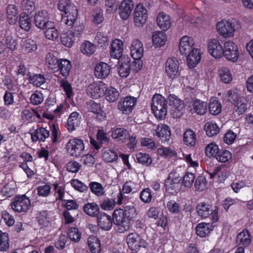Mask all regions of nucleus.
Masks as SVG:
<instances>
[{
	"instance_id": "26",
	"label": "nucleus",
	"mask_w": 253,
	"mask_h": 253,
	"mask_svg": "<svg viewBox=\"0 0 253 253\" xmlns=\"http://www.w3.org/2000/svg\"><path fill=\"white\" fill-rule=\"evenodd\" d=\"M7 17L9 24H14L18 19V8L13 4H9L6 8Z\"/></svg>"
},
{
	"instance_id": "37",
	"label": "nucleus",
	"mask_w": 253,
	"mask_h": 253,
	"mask_svg": "<svg viewBox=\"0 0 253 253\" xmlns=\"http://www.w3.org/2000/svg\"><path fill=\"white\" fill-rule=\"evenodd\" d=\"M105 97L109 102H114L118 99L119 97V91L113 87H109L105 90Z\"/></svg>"
},
{
	"instance_id": "36",
	"label": "nucleus",
	"mask_w": 253,
	"mask_h": 253,
	"mask_svg": "<svg viewBox=\"0 0 253 253\" xmlns=\"http://www.w3.org/2000/svg\"><path fill=\"white\" fill-rule=\"evenodd\" d=\"M88 187H89L91 192L98 197L102 196L105 194L104 188L99 182H91Z\"/></svg>"
},
{
	"instance_id": "20",
	"label": "nucleus",
	"mask_w": 253,
	"mask_h": 253,
	"mask_svg": "<svg viewBox=\"0 0 253 253\" xmlns=\"http://www.w3.org/2000/svg\"><path fill=\"white\" fill-rule=\"evenodd\" d=\"M110 71V66L107 63L100 62L95 68L94 75L98 78L104 79L109 75Z\"/></svg>"
},
{
	"instance_id": "51",
	"label": "nucleus",
	"mask_w": 253,
	"mask_h": 253,
	"mask_svg": "<svg viewBox=\"0 0 253 253\" xmlns=\"http://www.w3.org/2000/svg\"><path fill=\"white\" fill-rule=\"evenodd\" d=\"M195 188L196 191H202L206 187L207 180L203 176H199L195 182Z\"/></svg>"
},
{
	"instance_id": "18",
	"label": "nucleus",
	"mask_w": 253,
	"mask_h": 253,
	"mask_svg": "<svg viewBox=\"0 0 253 253\" xmlns=\"http://www.w3.org/2000/svg\"><path fill=\"white\" fill-rule=\"evenodd\" d=\"M98 225L105 230H110L112 226L113 219L110 215L100 212L97 216Z\"/></svg>"
},
{
	"instance_id": "3",
	"label": "nucleus",
	"mask_w": 253,
	"mask_h": 253,
	"mask_svg": "<svg viewBox=\"0 0 253 253\" xmlns=\"http://www.w3.org/2000/svg\"><path fill=\"white\" fill-rule=\"evenodd\" d=\"M212 205L205 202L199 203L196 207L197 214L202 218H206L210 216L211 223H215L219 219V208L214 206L212 209Z\"/></svg>"
},
{
	"instance_id": "1",
	"label": "nucleus",
	"mask_w": 253,
	"mask_h": 253,
	"mask_svg": "<svg viewBox=\"0 0 253 253\" xmlns=\"http://www.w3.org/2000/svg\"><path fill=\"white\" fill-rule=\"evenodd\" d=\"M58 9L64 12L62 16V22L69 26L75 23L78 15L76 6L69 0H60L58 4Z\"/></svg>"
},
{
	"instance_id": "61",
	"label": "nucleus",
	"mask_w": 253,
	"mask_h": 253,
	"mask_svg": "<svg viewBox=\"0 0 253 253\" xmlns=\"http://www.w3.org/2000/svg\"><path fill=\"white\" fill-rule=\"evenodd\" d=\"M209 52L215 58H220L224 56L225 48H208Z\"/></svg>"
},
{
	"instance_id": "30",
	"label": "nucleus",
	"mask_w": 253,
	"mask_h": 253,
	"mask_svg": "<svg viewBox=\"0 0 253 253\" xmlns=\"http://www.w3.org/2000/svg\"><path fill=\"white\" fill-rule=\"evenodd\" d=\"M133 21L135 26L141 27L142 26V3H138L134 11Z\"/></svg>"
},
{
	"instance_id": "2",
	"label": "nucleus",
	"mask_w": 253,
	"mask_h": 253,
	"mask_svg": "<svg viewBox=\"0 0 253 253\" xmlns=\"http://www.w3.org/2000/svg\"><path fill=\"white\" fill-rule=\"evenodd\" d=\"M151 110L155 117L160 120L166 118L167 114V101L160 94H155L151 102Z\"/></svg>"
},
{
	"instance_id": "34",
	"label": "nucleus",
	"mask_w": 253,
	"mask_h": 253,
	"mask_svg": "<svg viewBox=\"0 0 253 253\" xmlns=\"http://www.w3.org/2000/svg\"><path fill=\"white\" fill-rule=\"evenodd\" d=\"M193 106L195 112L198 115H204L207 111L208 105L207 102L199 99L194 100Z\"/></svg>"
},
{
	"instance_id": "6",
	"label": "nucleus",
	"mask_w": 253,
	"mask_h": 253,
	"mask_svg": "<svg viewBox=\"0 0 253 253\" xmlns=\"http://www.w3.org/2000/svg\"><path fill=\"white\" fill-rule=\"evenodd\" d=\"M179 67L177 58L172 57L167 59L165 63V72L169 78L174 79L178 77L180 75Z\"/></svg>"
},
{
	"instance_id": "5",
	"label": "nucleus",
	"mask_w": 253,
	"mask_h": 253,
	"mask_svg": "<svg viewBox=\"0 0 253 253\" xmlns=\"http://www.w3.org/2000/svg\"><path fill=\"white\" fill-rule=\"evenodd\" d=\"M66 148L70 156L77 157L83 153L84 146L83 140L74 138L69 140L66 144Z\"/></svg>"
},
{
	"instance_id": "54",
	"label": "nucleus",
	"mask_w": 253,
	"mask_h": 253,
	"mask_svg": "<svg viewBox=\"0 0 253 253\" xmlns=\"http://www.w3.org/2000/svg\"><path fill=\"white\" fill-rule=\"evenodd\" d=\"M228 100L234 104L242 97H240L237 89L229 90L227 91Z\"/></svg>"
},
{
	"instance_id": "53",
	"label": "nucleus",
	"mask_w": 253,
	"mask_h": 253,
	"mask_svg": "<svg viewBox=\"0 0 253 253\" xmlns=\"http://www.w3.org/2000/svg\"><path fill=\"white\" fill-rule=\"evenodd\" d=\"M68 235L69 238L73 241L78 242L81 239V234L78 228L70 227L68 231Z\"/></svg>"
},
{
	"instance_id": "50",
	"label": "nucleus",
	"mask_w": 253,
	"mask_h": 253,
	"mask_svg": "<svg viewBox=\"0 0 253 253\" xmlns=\"http://www.w3.org/2000/svg\"><path fill=\"white\" fill-rule=\"evenodd\" d=\"M46 61L48 64V67L54 70L57 69V65L59 63L55 55L52 53H48L46 56Z\"/></svg>"
},
{
	"instance_id": "60",
	"label": "nucleus",
	"mask_w": 253,
	"mask_h": 253,
	"mask_svg": "<svg viewBox=\"0 0 253 253\" xmlns=\"http://www.w3.org/2000/svg\"><path fill=\"white\" fill-rule=\"evenodd\" d=\"M51 188V186L47 184L38 186L37 188L38 194L39 196L46 197L50 193Z\"/></svg>"
},
{
	"instance_id": "24",
	"label": "nucleus",
	"mask_w": 253,
	"mask_h": 253,
	"mask_svg": "<svg viewBox=\"0 0 253 253\" xmlns=\"http://www.w3.org/2000/svg\"><path fill=\"white\" fill-rule=\"evenodd\" d=\"M48 20V14L45 10H42L36 13L34 16L36 26L40 29L44 28V23Z\"/></svg>"
},
{
	"instance_id": "42",
	"label": "nucleus",
	"mask_w": 253,
	"mask_h": 253,
	"mask_svg": "<svg viewBox=\"0 0 253 253\" xmlns=\"http://www.w3.org/2000/svg\"><path fill=\"white\" fill-rule=\"evenodd\" d=\"M247 100L242 97L238 102L234 103V109L236 112L238 113L239 115H241L244 113L247 109Z\"/></svg>"
},
{
	"instance_id": "32",
	"label": "nucleus",
	"mask_w": 253,
	"mask_h": 253,
	"mask_svg": "<svg viewBox=\"0 0 253 253\" xmlns=\"http://www.w3.org/2000/svg\"><path fill=\"white\" fill-rule=\"evenodd\" d=\"M137 235L135 233L129 234L126 238V242L128 247L132 251L140 250L141 245L137 240Z\"/></svg>"
},
{
	"instance_id": "15",
	"label": "nucleus",
	"mask_w": 253,
	"mask_h": 253,
	"mask_svg": "<svg viewBox=\"0 0 253 253\" xmlns=\"http://www.w3.org/2000/svg\"><path fill=\"white\" fill-rule=\"evenodd\" d=\"M118 73L122 78H126L130 72V59L128 56L124 57L119 61Z\"/></svg>"
},
{
	"instance_id": "23",
	"label": "nucleus",
	"mask_w": 253,
	"mask_h": 253,
	"mask_svg": "<svg viewBox=\"0 0 253 253\" xmlns=\"http://www.w3.org/2000/svg\"><path fill=\"white\" fill-rule=\"evenodd\" d=\"M31 137L33 142L38 140L44 141L49 137V131L45 128L41 127L37 128L34 133H31Z\"/></svg>"
},
{
	"instance_id": "41",
	"label": "nucleus",
	"mask_w": 253,
	"mask_h": 253,
	"mask_svg": "<svg viewBox=\"0 0 253 253\" xmlns=\"http://www.w3.org/2000/svg\"><path fill=\"white\" fill-rule=\"evenodd\" d=\"M238 48H225L224 50V56L228 60L236 62L238 58Z\"/></svg>"
},
{
	"instance_id": "56",
	"label": "nucleus",
	"mask_w": 253,
	"mask_h": 253,
	"mask_svg": "<svg viewBox=\"0 0 253 253\" xmlns=\"http://www.w3.org/2000/svg\"><path fill=\"white\" fill-rule=\"evenodd\" d=\"M71 183L72 186L80 192L87 191L88 188V186L78 179H73Z\"/></svg>"
},
{
	"instance_id": "31",
	"label": "nucleus",
	"mask_w": 253,
	"mask_h": 253,
	"mask_svg": "<svg viewBox=\"0 0 253 253\" xmlns=\"http://www.w3.org/2000/svg\"><path fill=\"white\" fill-rule=\"evenodd\" d=\"M166 40V35L163 32H155L152 36L153 43L156 47L164 45Z\"/></svg>"
},
{
	"instance_id": "10",
	"label": "nucleus",
	"mask_w": 253,
	"mask_h": 253,
	"mask_svg": "<svg viewBox=\"0 0 253 253\" xmlns=\"http://www.w3.org/2000/svg\"><path fill=\"white\" fill-rule=\"evenodd\" d=\"M106 84L103 82L92 83L86 88V93L91 97L98 98L104 94Z\"/></svg>"
},
{
	"instance_id": "4",
	"label": "nucleus",
	"mask_w": 253,
	"mask_h": 253,
	"mask_svg": "<svg viewBox=\"0 0 253 253\" xmlns=\"http://www.w3.org/2000/svg\"><path fill=\"white\" fill-rule=\"evenodd\" d=\"M113 222L118 226V231L124 233L129 229V219L126 216L124 210L121 209H116L113 214Z\"/></svg>"
},
{
	"instance_id": "49",
	"label": "nucleus",
	"mask_w": 253,
	"mask_h": 253,
	"mask_svg": "<svg viewBox=\"0 0 253 253\" xmlns=\"http://www.w3.org/2000/svg\"><path fill=\"white\" fill-rule=\"evenodd\" d=\"M195 174L192 172H186L182 179V184L186 187H190L193 183Z\"/></svg>"
},
{
	"instance_id": "44",
	"label": "nucleus",
	"mask_w": 253,
	"mask_h": 253,
	"mask_svg": "<svg viewBox=\"0 0 253 253\" xmlns=\"http://www.w3.org/2000/svg\"><path fill=\"white\" fill-rule=\"evenodd\" d=\"M158 154L161 156L166 158H172L176 156L177 153L175 150L169 147H160L157 149Z\"/></svg>"
},
{
	"instance_id": "58",
	"label": "nucleus",
	"mask_w": 253,
	"mask_h": 253,
	"mask_svg": "<svg viewBox=\"0 0 253 253\" xmlns=\"http://www.w3.org/2000/svg\"><path fill=\"white\" fill-rule=\"evenodd\" d=\"M167 208L169 212L177 214L180 211L179 204L173 200H170L167 203Z\"/></svg>"
},
{
	"instance_id": "63",
	"label": "nucleus",
	"mask_w": 253,
	"mask_h": 253,
	"mask_svg": "<svg viewBox=\"0 0 253 253\" xmlns=\"http://www.w3.org/2000/svg\"><path fill=\"white\" fill-rule=\"evenodd\" d=\"M81 165L76 161H70L66 165L67 170L72 172H77L80 169Z\"/></svg>"
},
{
	"instance_id": "45",
	"label": "nucleus",
	"mask_w": 253,
	"mask_h": 253,
	"mask_svg": "<svg viewBox=\"0 0 253 253\" xmlns=\"http://www.w3.org/2000/svg\"><path fill=\"white\" fill-rule=\"evenodd\" d=\"M8 234L0 231V251H6L9 247Z\"/></svg>"
},
{
	"instance_id": "21",
	"label": "nucleus",
	"mask_w": 253,
	"mask_h": 253,
	"mask_svg": "<svg viewBox=\"0 0 253 253\" xmlns=\"http://www.w3.org/2000/svg\"><path fill=\"white\" fill-rule=\"evenodd\" d=\"M71 67L72 65L69 60L66 59H60L56 69L60 71L62 76L67 78L69 75Z\"/></svg>"
},
{
	"instance_id": "43",
	"label": "nucleus",
	"mask_w": 253,
	"mask_h": 253,
	"mask_svg": "<svg viewBox=\"0 0 253 253\" xmlns=\"http://www.w3.org/2000/svg\"><path fill=\"white\" fill-rule=\"evenodd\" d=\"M218 145L211 143L208 144L205 148V154L209 157L215 158L216 156L218 151H219Z\"/></svg>"
},
{
	"instance_id": "57",
	"label": "nucleus",
	"mask_w": 253,
	"mask_h": 253,
	"mask_svg": "<svg viewBox=\"0 0 253 253\" xmlns=\"http://www.w3.org/2000/svg\"><path fill=\"white\" fill-rule=\"evenodd\" d=\"M236 137V133H234L231 130H229L224 135L223 141L226 144L230 145L233 143Z\"/></svg>"
},
{
	"instance_id": "59",
	"label": "nucleus",
	"mask_w": 253,
	"mask_h": 253,
	"mask_svg": "<svg viewBox=\"0 0 253 253\" xmlns=\"http://www.w3.org/2000/svg\"><path fill=\"white\" fill-rule=\"evenodd\" d=\"M22 6L24 10L27 11V12L30 13L34 11L36 9L34 2L29 0H23Z\"/></svg>"
},
{
	"instance_id": "17",
	"label": "nucleus",
	"mask_w": 253,
	"mask_h": 253,
	"mask_svg": "<svg viewBox=\"0 0 253 253\" xmlns=\"http://www.w3.org/2000/svg\"><path fill=\"white\" fill-rule=\"evenodd\" d=\"M201 59L199 48H192L187 57V65L190 68L196 66Z\"/></svg>"
},
{
	"instance_id": "19",
	"label": "nucleus",
	"mask_w": 253,
	"mask_h": 253,
	"mask_svg": "<svg viewBox=\"0 0 253 253\" xmlns=\"http://www.w3.org/2000/svg\"><path fill=\"white\" fill-rule=\"evenodd\" d=\"M214 226L210 223L201 222L198 223L196 228V234L197 236L200 237H206L210 234Z\"/></svg>"
},
{
	"instance_id": "29",
	"label": "nucleus",
	"mask_w": 253,
	"mask_h": 253,
	"mask_svg": "<svg viewBox=\"0 0 253 253\" xmlns=\"http://www.w3.org/2000/svg\"><path fill=\"white\" fill-rule=\"evenodd\" d=\"M83 210L86 214L92 216H97L100 213L99 212V207L95 203H88L85 204Z\"/></svg>"
},
{
	"instance_id": "35",
	"label": "nucleus",
	"mask_w": 253,
	"mask_h": 253,
	"mask_svg": "<svg viewBox=\"0 0 253 253\" xmlns=\"http://www.w3.org/2000/svg\"><path fill=\"white\" fill-rule=\"evenodd\" d=\"M87 244L92 253H99L100 251V243L97 237H89L87 240Z\"/></svg>"
},
{
	"instance_id": "52",
	"label": "nucleus",
	"mask_w": 253,
	"mask_h": 253,
	"mask_svg": "<svg viewBox=\"0 0 253 253\" xmlns=\"http://www.w3.org/2000/svg\"><path fill=\"white\" fill-rule=\"evenodd\" d=\"M157 127L158 125L151 122H143V131L146 133L145 135L152 134L154 136Z\"/></svg>"
},
{
	"instance_id": "11",
	"label": "nucleus",
	"mask_w": 253,
	"mask_h": 253,
	"mask_svg": "<svg viewBox=\"0 0 253 253\" xmlns=\"http://www.w3.org/2000/svg\"><path fill=\"white\" fill-rule=\"evenodd\" d=\"M234 21H222L216 24V29L219 34L224 37H231L235 32Z\"/></svg>"
},
{
	"instance_id": "48",
	"label": "nucleus",
	"mask_w": 253,
	"mask_h": 253,
	"mask_svg": "<svg viewBox=\"0 0 253 253\" xmlns=\"http://www.w3.org/2000/svg\"><path fill=\"white\" fill-rule=\"evenodd\" d=\"M103 159L107 162H112L118 158L116 152L110 149H106L102 155Z\"/></svg>"
},
{
	"instance_id": "9",
	"label": "nucleus",
	"mask_w": 253,
	"mask_h": 253,
	"mask_svg": "<svg viewBox=\"0 0 253 253\" xmlns=\"http://www.w3.org/2000/svg\"><path fill=\"white\" fill-rule=\"evenodd\" d=\"M30 205V200L24 195L16 197L11 203L12 209L18 212L27 211Z\"/></svg>"
},
{
	"instance_id": "22",
	"label": "nucleus",
	"mask_w": 253,
	"mask_h": 253,
	"mask_svg": "<svg viewBox=\"0 0 253 253\" xmlns=\"http://www.w3.org/2000/svg\"><path fill=\"white\" fill-rule=\"evenodd\" d=\"M112 136L118 141H121L123 143L126 142L129 138L128 131L123 127L117 128L112 132Z\"/></svg>"
},
{
	"instance_id": "16",
	"label": "nucleus",
	"mask_w": 253,
	"mask_h": 253,
	"mask_svg": "<svg viewBox=\"0 0 253 253\" xmlns=\"http://www.w3.org/2000/svg\"><path fill=\"white\" fill-rule=\"evenodd\" d=\"M133 2L131 0H124L119 6V14L126 20L130 16L133 8Z\"/></svg>"
},
{
	"instance_id": "13",
	"label": "nucleus",
	"mask_w": 253,
	"mask_h": 253,
	"mask_svg": "<svg viewBox=\"0 0 253 253\" xmlns=\"http://www.w3.org/2000/svg\"><path fill=\"white\" fill-rule=\"evenodd\" d=\"M136 102V98L130 96H126L119 101L118 107L123 114H129L133 110Z\"/></svg>"
},
{
	"instance_id": "47",
	"label": "nucleus",
	"mask_w": 253,
	"mask_h": 253,
	"mask_svg": "<svg viewBox=\"0 0 253 253\" xmlns=\"http://www.w3.org/2000/svg\"><path fill=\"white\" fill-rule=\"evenodd\" d=\"M219 75L221 80L224 83H229L232 80V76L229 70L223 68L219 71Z\"/></svg>"
},
{
	"instance_id": "25",
	"label": "nucleus",
	"mask_w": 253,
	"mask_h": 253,
	"mask_svg": "<svg viewBox=\"0 0 253 253\" xmlns=\"http://www.w3.org/2000/svg\"><path fill=\"white\" fill-rule=\"evenodd\" d=\"M157 22L159 27L164 31L168 30L171 26V22L169 15L160 13L157 18Z\"/></svg>"
},
{
	"instance_id": "62",
	"label": "nucleus",
	"mask_w": 253,
	"mask_h": 253,
	"mask_svg": "<svg viewBox=\"0 0 253 253\" xmlns=\"http://www.w3.org/2000/svg\"><path fill=\"white\" fill-rule=\"evenodd\" d=\"M43 100L42 93L40 92H35L30 98L31 103L34 105H39Z\"/></svg>"
},
{
	"instance_id": "55",
	"label": "nucleus",
	"mask_w": 253,
	"mask_h": 253,
	"mask_svg": "<svg viewBox=\"0 0 253 253\" xmlns=\"http://www.w3.org/2000/svg\"><path fill=\"white\" fill-rule=\"evenodd\" d=\"M30 82L34 85L40 86L45 82V78L43 75L41 74L35 75L30 77Z\"/></svg>"
},
{
	"instance_id": "46",
	"label": "nucleus",
	"mask_w": 253,
	"mask_h": 253,
	"mask_svg": "<svg viewBox=\"0 0 253 253\" xmlns=\"http://www.w3.org/2000/svg\"><path fill=\"white\" fill-rule=\"evenodd\" d=\"M194 46H198L197 44H196L194 39L192 37H188L187 36H184L181 38L179 47H192ZM200 45H199V46Z\"/></svg>"
},
{
	"instance_id": "14",
	"label": "nucleus",
	"mask_w": 253,
	"mask_h": 253,
	"mask_svg": "<svg viewBox=\"0 0 253 253\" xmlns=\"http://www.w3.org/2000/svg\"><path fill=\"white\" fill-rule=\"evenodd\" d=\"M252 237L247 229H244L237 235L236 244L238 247H249L251 244Z\"/></svg>"
},
{
	"instance_id": "38",
	"label": "nucleus",
	"mask_w": 253,
	"mask_h": 253,
	"mask_svg": "<svg viewBox=\"0 0 253 253\" xmlns=\"http://www.w3.org/2000/svg\"><path fill=\"white\" fill-rule=\"evenodd\" d=\"M19 23L22 29L28 31L31 26V18L26 13H22L20 15Z\"/></svg>"
},
{
	"instance_id": "7",
	"label": "nucleus",
	"mask_w": 253,
	"mask_h": 253,
	"mask_svg": "<svg viewBox=\"0 0 253 253\" xmlns=\"http://www.w3.org/2000/svg\"><path fill=\"white\" fill-rule=\"evenodd\" d=\"M169 105L172 107V115L174 118H180L184 110L183 102L176 95L170 94L169 95Z\"/></svg>"
},
{
	"instance_id": "39",
	"label": "nucleus",
	"mask_w": 253,
	"mask_h": 253,
	"mask_svg": "<svg viewBox=\"0 0 253 253\" xmlns=\"http://www.w3.org/2000/svg\"><path fill=\"white\" fill-rule=\"evenodd\" d=\"M221 104L218 100H211L209 104L210 113L213 115H217L221 111Z\"/></svg>"
},
{
	"instance_id": "28",
	"label": "nucleus",
	"mask_w": 253,
	"mask_h": 253,
	"mask_svg": "<svg viewBox=\"0 0 253 253\" xmlns=\"http://www.w3.org/2000/svg\"><path fill=\"white\" fill-rule=\"evenodd\" d=\"M204 129L208 136L212 137L216 135L219 132L220 128L216 123L210 121L205 124Z\"/></svg>"
},
{
	"instance_id": "27",
	"label": "nucleus",
	"mask_w": 253,
	"mask_h": 253,
	"mask_svg": "<svg viewBox=\"0 0 253 253\" xmlns=\"http://www.w3.org/2000/svg\"><path fill=\"white\" fill-rule=\"evenodd\" d=\"M184 144L188 146H193L196 144V135L195 132L190 129H187L183 134Z\"/></svg>"
},
{
	"instance_id": "12",
	"label": "nucleus",
	"mask_w": 253,
	"mask_h": 253,
	"mask_svg": "<svg viewBox=\"0 0 253 253\" xmlns=\"http://www.w3.org/2000/svg\"><path fill=\"white\" fill-rule=\"evenodd\" d=\"M154 136L156 137L162 143L168 142L171 136L170 128L167 125L159 124Z\"/></svg>"
},
{
	"instance_id": "64",
	"label": "nucleus",
	"mask_w": 253,
	"mask_h": 253,
	"mask_svg": "<svg viewBox=\"0 0 253 253\" xmlns=\"http://www.w3.org/2000/svg\"><path fill=\"white\" fill-rule=\"evenodd\" d=\"M84 28V26L83 23H75V25L72 27L71 32L73 35V36L78 37L81 35Z\"/></svg>"
},
{
	"instance_id": "8",
	"label": "nucleus",
	"mask_w": 253,
	"mask_h": 253,
	"mask_svg": "<svg viewBox=\"0 0 253 253\" xmlns=\"http://www.w3.org/2000/svg\"><path fill=\"white\" fill-rule=\"evenodd\" d=\"M172 173H170L165 182L166 191L169 194L173 195H176L180 190L181 178L179 176H175L171 178Z\"/></svg>"
},
{
	"instance_id": "33",
	"label": "nucleus",
	"mask_w": 253,
	"mask_h": 253,
	"mask_svg": "<svg viewBox=\"0 0 253 253\" xmlns=\"http://www.w3.org/2000/svg\"><path fill=\"white\" fill-rule=\"evenodd\" d=\"M79 114L77 112L72 113L67 123V128L69 131H73L75 129L76 126L79 125V119H78Z\"/></svg>"
},
{
	"instance_id": "40",
	"label": "nucleus",
	"mask_w": 253,
	"mask_h": 253,
	"mask_svg": "<svg viewBox=\"0 0 253 253\" xmlns=\"http://www.w3.org/2000/svg\"><path fill=\"white\" fill-rule=\"evenodd\" d=\"M232 158V154L230 152L227 150H219L215 159L220 163H226Z\"/></svg>"
}]
</instances>
